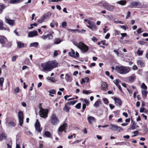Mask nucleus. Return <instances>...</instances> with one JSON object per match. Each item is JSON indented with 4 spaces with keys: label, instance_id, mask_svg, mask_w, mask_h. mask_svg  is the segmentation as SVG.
I'll return each mask as SVG.
<instances>
[{
    "label": "nucleus",
    "instance_id": "obj_1",
    "mask_svg": "<svg viewBox=\"0 0 148 148\" xmlns=\"http://www.w3.org/2000/svg\"><path fill=\"white\" fill-rule=\"evenodd\" d=\"M58 63L55 60L50 61L42 64L41 66L44 70L49 71L58 66Z\"/></svg>",
    "mask_w": 148,
    "mask_h": 148
},
{
    "label": "nucleus",
    "instance_id": "obj_2",
    "mask_svg": "<svg viewBox=\"0 0 148 148\" xmlns=\"http://www.w3.org/2000/svg\"><path fill=\"white\" fill-rule=\"evenodd\" d=\"M115 69L118 73L122 74H126L130 71V68L129 67L122 66H116Z\"/></svg>",
    "mask_w": 148,
    "mask_h": 148
},
{
    "label": "nucleus",
    "instance_id": "obj_3",
    "mask_svg": "<svg viewBox=\"0 0 148 148\" xmlns=\"http://www.w3.org/2000/svg\"><path fill=\"white\" fill-rule=\"evenodd\" d=\"M73 43L75 46H77L83 52H86L88 50V47L82 42H74Z\"/></svg>",
    "mask_w": 148,
    "mask_h": 148
},
{
    "label": "nucleus",
    "instance_id": "obj_4",
    "mask_svg": "<svg viewBox=\"0 0 148 148\" xmlns=\"http://www.w3.org/2000/svg\"><path fill=\"white\" fill-rule=\"evenodd\" d=\"M40 111L39 114L40 116L44 118H46L48 116V110L47 109H43L41 106L39 107Z\"/></svg>",
    "mask_w": 148,
    "mask_h": 148
},
{
    "label": "nucleus",
    "instance_id": "obj_5",
    "mask_svg": "<svg viewBox=\"0 0 148 148\" xmlns=\"http://www.w3.org/2000/svg\"><path fill=\"white\" fill-rule=\"evenodd\" d=\"M50 120L51 123L53 125H56L59 122V120L56 114H53L50 117Z\"/></svg>",
    "mask_w": 148,
    "mask_h": 148
},
{
    "label": "nucleus",
    "instance_id": "obj_6",
    "mask_svg": "<svg viewBox=\"0 0 148 148\" xmlns=\"http://www.w3.org/2000/svg\"><path fill=\"white\" fill-rule=\"evenodd\" d=\"M67 125V124L64 123L60 127L58 130V133L59 135H61L62 134L63 131L64 132H66L65 130L66 129Z\"/></svg>",
    "mask_w": 148,
    "mask_h": 148
},
{
    "label": "nucleus",
    "instance_id": "obj_7",
    "mask_svg": "<svg viewBox=\"0 0 148 148\" xmlns=\"http://www.w3.org/2000/svg\"><path fill=\"white\" fill-rule=\"evenodd\" d=\"M110 129L112 130H118L119 132L121 131H123L124 130L121 128L120 127L118 126L117 125H114L113 124H111L110 125Z\"/></svg>",
    "mask_w": 148,
    "mask_h": 148
},
{
    "label": "nucleus",
    "instance_id": "obj_8",
    "mask_svg": "<svg viewBox=\"0 0 148 148\" xmlns=\"http://www.w3.org/2000/svg\"><path fill=\"white\" fill-rule=\"evenodd\" d=\"M103 6L106 9L110 11H112L114 8V7L113 6L110 5L106 2L103 3Z\"/></svg>",
    "mask_w": 148,
    "mask_h": 148
},
{
    "label": "nucleus",
    "instance_id": "obj_9",
    "mask_svg": "<svg viewBox=\"0 0 148 148\" xmlns=\"http://www.w3.org/2000/svg\"><path fill=\"white\" fill-rule=\"evenodd\" d=\"M19 121L20 125L22 126L23 123V114L22 112L19 111L18 113Z\"/></svg>",
    "mask_w": 148,
    "mask_h": 148
},
{
    "label": "nucleus",
    "instance_id": "obj_10",
    "mask_svg": "<svg viewBox=\"0 0 148 148\" xmlns=\"http://www.w3.org/2000/svg\"><path fill=\"white\" fill-rule=\"evenodd\" d=\"M88 24L89 25L87 26L92 30H96L97 29L94 23L92 21H88Z\"/></svg>",
    "mask_w": 148,
    "mask_h": 148
},
{
    "label": "nucleus",
    "instance_id": "obj_11",
    "mask_svg": "<svg viewBox=\"0 0 148 148\" xmlns=\"http://www.w3.org/2000/svg\"><path fill=\"white\" fill-rule=\"evenodd\" d=\"M68 54L70 56L74 58H77L79 56V53L76 51L75 54V51L72 49H71V52H69Z\"/></svg>",
    "mask_w": 148,
    "mask_h": 148
},
{
    "label": "nucleus",
    "instance_id": "obj_12",
    "mask_svg": "<svg viewBox=\"0 0 148 148\" xmlns=\"http://www.w3.org/2000/svg\"><path fill=\"white\" fill-rule=\"evenodd\" d=\"M35 127L36 130L38 131L39 132H40L42 131V128H40V126L38 119H36V122L35 124Z\"/></svg>",
    "mask_w": 148,
    "mask_h": 148
},
{
    "label": "nucleus",
    "instance_id": "obj_13",
    "mask_svg": "<svg viewBox=\"0 0 148 148\" xmlns=\"http://www.w3.org/2000/svg\"><path fill=\"white\" fill-rule=\"evenodd\" d=\"M7 39L5 36L0 35V43L2 45L5 44L7 41Z\"/></svg>",
    "mask_w": 148,
    "mask_h": 148
},
{
    "label": "nucleus",
    "instance_id": "obj_14",
    "mask_svg": "<svg viewBox=\"0 0 148 148\" xmlns=\"http://www.w3.org/2000/svg\"><path fill=\"white\" fill-rule=\"evenodd\" d=\"M108 85L106 83L104 82H102L101 83V89L104 91H106L107 90Z\"/></svg>",
    "mask_w": 148,
    "mask_h": 148
},
{
    "label": "nucleus",
    "instance_id": "obj_15",
    "mask_svg": "<svg viewBox=\"0 0 148 148\" xmlns=\"http://www.w3.org/2000/svg\"><path fill=\"white\" fill-rule=\"evenodd\" d=\"M38 35V34L37 31L35 30L29 32L28 33V37H33Z\"/></svg>",
    "mask_w": 148,
    "mask_h": 148
},
{
    "label": "nucleus",
    "instance_id": "obj_16",
    "mask_svg": "<svg viewBox=\"0 0 148 148\" xmlns=\"http://www.w3.org/2000/svg\"><path fill=\"white\" fill-rule=\"evenodd\" d=\"M115 104L117 106H121L122 104V101L120 99H119L116 97L114 98Z\"/></svg>",
    "mask_w": 148,
    "mask_h": 148
},
{
    "label": "nucleus",
    "instance_id": "obj_17",
    "mask_svg": "<svg viewBox=\"0 0 148 148\" xmlns=\"http://www.w3.org/2000/svg\"><path fill=\"white\" fill-rule=\"evenodd\" d=\"M114 83L119 88V89L120 91H122V88H121L120 85L119 84V83H120L121 81L118 79H116V80H114L113 81Z\"/></svg>",
    "mask_w": 148,
    "mask_h": 148
},
{
    "label": "nucleus",
    "instance_id": "obj_18",
    "mask_svg": "<svg viewBox=\"0 0 148 148\" xmlns=\"http://www.w3.org/2000/svg\"><path fill=\"white\" fill-rule=\"evenodd\" d=\"M65 79L67 82H71L72 80L71 74L69 73L66 74Z\"/></svg>",
    "mask_w": 148,
    "mask_h": 148
},
{
    "label": "nucleus",
    "instance_id": "obj_19",
    "mask_svg": "<svg viewBox=\"0 0 148 148\" xmlns=\"http://www.w3.org/2000/svg\"><path fill=\"white\" fill-rule=\"evenodd\" d=\"M5 19L6 22L11 25H13L14 23V21L13 20H11L7 18H5Z\"/></svg>",
    "mask_w": 148,
    "mask_h": 148
},
{
    "label": "nucleus",
    "instance_id": "obj_20",
    "mask_svg": "<svg viewBox=\"0 0 148 148\" xmlns=\"http://www.w3.org/2000/svg\"><path fill=\"white\" fill-rule=\"evenodd\" d=\"M87 120L89 123L90 124H92V123L95 121V118L92 116H89L88 117Z\"/></svg>",
    "mask_w": 148,
    "mask_h": 148
},
{
    "label": "nucleus",
    "instance_id": "obj_21",
    "mask_svg": "<svg viewBox=\"0 0 148 148\" xmlns=\"http://www.w3.org/2000/svg\"><path fill=\"white\" fill-rule=\"evenodd\" d=\"M9 30L8 28L4 27L3 26V22L2 21H0V30Z\"/></svg>",
    "mask_w": 148,
    "mask_h": 148
},
{
    "label": "nucleus",
    "instance_id": "obj_22",
    "mask_svg": "<svg viewBox=\"0 0 148 148\" xmlns=\"http://www.w3.org/2000/svg\"><path fill=\"white\" fill-rule=\"evenodd\" d=\"M23 0H10L9 3L10 4H15L22 2Z\"/></svg>",
    "mask_w": 148,
    "mask_h": 148
},
{
    "label": "nucleus",
    "instance_id": "obj_23",
    "mask_svg": "<svg viewBox=\"0 0 148 148\" xmlns=\"http://www.w3.org/2000/svg\"><path fill=\"white\" fill-rule=\"evenodd\" d=\"M142 94L143 97L144 99H145L147 96V94L148 93L145 90H142Z\"/></svg>",
    "mask_w": 148,
    "mask_h": 148
},
{
    "label": "nucleus",
    "instance_id": "obj_24",
    "mask_svg": "<svg viewBox=\"0 0 148 148\" xmlns=\"http://www.w3.org/2000/svg\"><path fill=\"white\" fill-rule=\"evenodd\" d=\"M56 44H58L60 43L61 42L62 40L60 38H55L53 41Z\"/></svg>",
    "mask_w": 148,
    "mask_h": 148
},
{
    "label": "nucleus",
    "instance_id": "obj_25",
    "mask_svg": "<svg viewBox=\"0 0 148 148\" xmlns=\"http://www.w3.org/2000/svg\"><path fill=\"white\" fill-rule=\"evenodd\" d=\"M131 122L132 123V128L131 129H132V130H134L135 129L136 127H137V126H136V125L135 122L133 121L132 119H131ZM131 128H129L128 129V130H130Z\"/></svg>",
    "mask_w": 148,
    "mask_h": 148
},
{
    "label": "nucleus",
    "instance_id": "obj_26",
    "mask_svg": "<svg viewBox=\"0 0 148 148\" xmlns=\"http://www.w3.org/2000/svg\"><path fill=\"white\" fill-rule=\"evenodd\" d=\"M137 63L138 65L142 67L143 66L144 62L142 60H138L137 61Z\"/></svg>",
    "mask_w": 148,
    "mask_h": 148
},
{
    "label": "nucleus",
    "instance_id": "obj_27",
    "mask_svg": "<svg viewBox=\"0 0 148 148\" xmlns=\"http://www.w3.org/2000/svg\"><path fill=\"white\" fill-rule=\"evenodd\" d=\"M51 14L50 13L48 12L45 14L43 16L42 18L45 19H47L50 16Z\"/></svg>",
    "mask_w": 148,
    "mask_h": 148
},
{
    "label": "nucleus",
    "instance_id": "obj_28",
    "mask_svg": "<svg viewBox=\"0 0 148 148\" xmlns=\"http://www.w3.org/2000/svg\"><path fill=\"white\" fill-rule=\"evenodd\" d=\"M70 108L69 107L67 104H66L65 105L64 108H63V110L65 112L68 113L69 112Z\"/></svg>",
    "mask_w": 148,
    "mask_h": 148
},
{
    "label": "nucleus",
    "instance_id": "obj_29",
    "mask_svg": "<svg viewBox=\"0 0 148 148\" xmlns=\"http://www.w3.org/2000/svg\"><path fill=\"white\" fill-rule=\"evenodd\" d=\"M136 78V76L134 75H133L129 77V80L130 82H133L135 80Z\"/></svg>",
    "mask_w": 148,
    "mask_h": 148
},
{
    "label": "nucleus",
    "instance_id": "obj_30",
    "mask_svg": "<svg viewBox=\"0 0 148 148\" xmlns=\"http://www.w3.org/2000/svg\"><path fill=\"white\" fill-rule=\"evenodd\" d=\"M101 104V101L99 100H98L96 101L94 104V106L95 108L98 107Z\"/></svg>",
    "mask_w": 148,
    "mask_h": 148
},
{
    "label": "nucleus",
    "instance_id": "obj_31",
    "mask_svg": "<svg viewBox=\"0 0 148 148\" xmlns=\"http://www.w3.org/2000/svg\"><path fill=\"white\" fill-rule=\"evenodd\" d=\"M140 48H138V49L137 51V53L138 54L139 56H141L143 55V51L141 50Z\"/></svg>",
    "mask_w": 148,
    "mask_h": 148
},
{
    "label": "nucleus",
    "instance_id": "obj_32",
    "mask_svg": "<svg viewBox=\"0 0 148 148\" xmlns=\"http://www.w3.org/2000/svg\"><path fill=\"white\" fill-rule=\"evenodd\" d=\"M68 30L69 31L71 32H73V33H75L76 32H77L79 33L82 32L80 31H79V30H78V29H68Z\"/></svg>",
    "mask_w": 148,
    "mask_h": 148
},
{
    "label": "nucleus",
    "instance_id": "obj_33",
    "mask_svg": "<svg viewBox=\"0 0 148 148\" xmlns=\"http://www.w3.org/2000/svg\"><path fill=\"white\" fill-rule=\"evenodd\" d=\"M140 3L139 2H134L132 3L131 5V7H133L134 6H138L140 5Z\"/></svg>",
    "mask_w": 148,
    "mask_h": 148
},
{
    "label": "nucleus",
    "instance_id": "obj_34",
    "mask_svg": "<svg viewBox=\"0 0 148 148\" xmlns=\"http://www.w3.org/2000/svg\"><path fill=\"white\" fill-rule=\"evenodd\" d=\"M6 138V136L5 134L2 133L0 134V140H2Z\"/></svg>",
    "mask_w": 148,
    "mask_h": 148
},
{
    "label": "nucleus",
    "instance_id": "obj_35",
    "mask_svg": "<svg viewBox=\"0 0 148 148\" xmlns=\"http://www.w3.org/2000/svg\"><path fill=\"white\" fill-rule=\"evenodd\" d=\"M38 45V43L37 42H35L31 43L30 45L31 47H37Z\"/></svg>",
    "mask_w": 148,
    "mask_h": 148
},
{
    "label": "nucleus",
    "instance_id": "obj_36",
    "mask_svg": "<svg viewBox=\"0 0 148 148\" xmlns=\"http://www.w3.org/2000/svg\"><path fill=\"white\" fill-rule=\"evenodd\" d=\"M117 3L122 5H124L126 3V1L125 0H122L118 1Z\"/></svg>",
    "mask_w": 148,
    "mask_h": 148
},
{
    "label": "nucleus",
    "instance_id": "obj_37",
    "mask_svg": "<svg viewBox=\"0 0 148 148\" xmlns=\"http://www.w3.org/2000/svg\"><path fill=\"white\" fill-rule=\"evenodd\" d=\"M77 102V101H69L67 103V104L68 105H73Z\"/></svg>",
    "mask_w": 148,
    "mask_h": 148
},
{
    "label": "nucleus",
    "instance_id": "obj_38",
    "mask_svg": "<svg viewBox=\"0 0 148 148\" xmlns=\"http://www.w3.org/2000/svg\"><path fill=\"white\" fill-rule=\"evenodd\" d=\"M17 46L19 48H22L24 46V44L21 42H18L17 43Z\"/></svg>",
    "mask_w": 148,
    "mask_h": 148
},
{
    "label": "nucleus",
    "instance_id": "obj_39",
    "mask_svg": "<svg viewBox=\"0 0 148 148\" xmlns=\"http://www.w3.org/2000/svg\"><path fill=\"white\" fill-rule=\"evenodd\" d=\"M92 92V91L90 90L88 91H87L86 90H83V93L85 94H89Z\"/></svg>",
    "mask_w": 148,
    "mask_h": 148
},
{
    "label": "nucleus",
    "instance_id": "obj_40",
    "mask_svg": "<svg viewBox=\"0 0 148 148\" xmlns=\"http://www.w3.org/2000/svg\"><path fill=\"white\" fill-rule=\"evenodd\" d=\"M44 134L47 137H50L51 136L50 132L48 131L45 132Z\"/></svg>",
    "mask_w": 148,
    "mask_h": 148
},
{
    "label": "nucleus",
    "instance_id": "obj_41",
    "mask_svg": "<svg viewBox=\"0 0 148 148\" xmlns=\"http://www.w3.org/2000/svg\"><path fill=\"white\" fill-rule=\"evenodd\" d=\"M4 81V79L3 77L0 78V86L2 87L3 86V84Z\"/></svg>",
    "mask_w": 148,
    "mask_h": 148
},
{
    "label": "nucleus",
    "instance_id": "obj_42",
    "mask_svg": "<svg viewBox=\"0 0 148 148\" xmlns=\"http://www.w3.org/2000/svg\"><path fill=\"white\" fill-rule=\"evenodd\" d=\"M4 8L5 6L3 5H0V14L1 13Z\"/></svg>",
    "mask_w": 148,
    "mask_h": 148
},
{
    "label": "nucleus",
    "instance_id": "obj_43",
    "mask_svg": "<svg viewBox=\"0 0 148 148\" xmlns=\"http://www.w3.org/2000/svg\"><path fill=\"white\" fill-rule=\"evenodd\" d=\"M47 37L49 40H51L53 38V36L51 34H47Z\"/></svg>",
    "mask_w": 148,
    "mask_h": 148
},
{
    "label": "nucleus",
    "instance_id": "obj_44",
    "mask_svg": "<svg viewBox=\"0 0 148 148\" xmlns=\"http://www.w3.org/2000/svg\"><path fill=\"white\" fill-rule=\"evenodd\" d=\"M141 88L144 90H146L147 88V86L145 85V84L144 83H143L141 86Z\"/></svg>",
    "mask_w": 148,
    "mask_h": 148
},
{
    "label": "nucleus",
    "instance_id": "obj_45",
    "mask_svg": "<svg viewBox=\"0 0 148 148\" xmlns=\"http://www.w3.org/2000/svg\"><path fill=\"white\" fill-rule=\"evenodd\" d=\"M8 125L9 126H14V123L13 122L10 121L8 123Z\"/></svg>",
    "mask_w": 148,
    "mask_h": 148
},
{
    "label": "nucleus",
    "instance_id": "obj_46",
    "mask_svg": "<svg viewBox=\"0 0 148 148\" xmlns=\"http://www.w3.org/2000/svg\"><path fill=\"white\" fill-rule=\"evenodd\" d=\"M81 106V103H78L75 106V108L77 109H79L80 108Z\"/></svg>",
    "mask_w": 148,
    "mask_h": 148
},
{
    "label": "nucleus",
    "instance_id": "obj_47",
    "mask_svg": "<svg viewBox=\"0 0 148 148\" xmlns=\"http://www.w3.org/2000/svg\"><path fill=\"white\" fill-rule=\"evenodd\" d=\"M103 100L104 103L106 104H108V101L107 99L106 98H103Z\"/></svg>",
    "mask_w": 148,
    "mask_h": 148
},
{
    "label": "nucleus",
    "instance_id": "obj_48",
    "mask_svg": "<svg viewBox=\"0 0 148 148\" xmlns=\"http://www.w3.org/2000/svg\"><path fill=\"white\" fill-rule=\"evenodd\" d=\"M44 19L42 18V17L41 18L39 19L38 21V23L39 24L40 23H41L43 22H44Z\"/></svg>",
    "mask_w": 148,
    "mask_h": 148
},
{
    "label": "nucleus",
    "instance_id": "obj_49",
    "mask_svg": "<svg viewBox=\"0 0 148 148\" xmlns=\"http://www.w3.org/2000/svg\"><path fill=\"white\" fill-rule=\"evenodd\" d=\"M138 43L140 45H145V42L143 41H138Z\"/></svg>",
    "mask_w": 148,
    "mask_h": 148
},
{
    "label": "nucleus",
    "instance_id": "obj_50",
    "mask_svg": "<svg viewBox=\"0 0 148 148\" xmlns=\"http://www.w3.org/2000/svg\"><path fill=\"white\" fill-rule=\"evenodd\" d=\"M62 26L63 27H65L67 26V23L66 21L63 22L62 23Z\"/></svg>",
    "mask_w": 148,
    "mask_h": 148
},
{
    "label": "nucleus",
    "instance_id": "obj_51",
    "mask_svg": "<svg viewBox=\"0 0 148 148\" xmlns=\"http://www.w3.org/2000/svg\"><path fill=\"white\" fill-rule=\"evenodd\" d=\"M49 92L50 94H53L56 92L55 90H50L49 91Z\"/></svg>",
    "mask_w": 148,
    "mask_h": 148
},
{
    "label": "nucleus",
    "instance_id": "obj_52",
    "mask_svg": "<svg viewBox=\"0 0 148 148\" xmlns=\"http://www.w3.org/2000/svg\"><path fill=\"white\" fill-rule=\"evenodd\" d=\"M81 100H84V102L87 104L88 105L89 104V103L87 99H81Z\"/></svg>",
    "mask_w": 148,
    "mask_h": 148
},
{
    "label": "nucleus",
    "instance_id": "obj_53",
    "mask_svg": "<svg viewBox=\"0 0 148 148\" xmlns=\"http://www.w3.org/2000/svg\"><path fill=\"white\" fill-rule=\"evenodd\" d=\"M113 52L116 54L117 56H119V53L118 50H114L113 51Z\"/></svg>",
    "mask_w": 148,
    "mask_h": 148
},
{
    "label": "nucleus",
    "instance_id": "obj_54",
    "mask_svg": "<svg viewBox=\"0 0 148 148\" xmlns=\"http://www.w3.org/2000/svg\"><path fill=\"white\" fill-rule=\"evenodd\" d=\"M42 142V141H40L39 144V147L40 148H43Z\"/></svg>",
    "mask_w": 148,
    "mask_h": 148
},
{
    "label": "nucleus",
    "instance_id": "obj_55",
    "mask_svg": "<svg viewBox=\"0 0 148 148\" xmlns=\"http://www.w3.org/2000/svg\"><path fill=\"white\" fill-rule=\"evenodd\" d=\"M17 57V56H14L12 58V62H14L15 61L16 58Z\"/></svg>",
    "mask_w": 148,
    "mask_h": 148
},
{
    "label": "nucleus",
    "instance_id": "obj_56",
    "mask_svg": "<svg viewBox=\"0 0 148 148\" xmlns=\"http://www.w3.org/2000/svg\"><path fill=\"white\" fill-rule=\"evenodd\" d=\"M92 40L94 42H96L97 40V38L96 37L94 36H93L92 37Z\"/></svg>",
    "mask_w": 148,
    "mask_h": 148
},
{
    "label": "nucleus",
    "instance_id": "obj_57",
    "mask_svg": "<svg viewBox=\"0 0 148 148\" xmlns=\"http://www.w3.org/2000/svg\"><path fill=\"white\" fill-rule=\"evenodd\" d=\"M19 89L18 88H16L14 90V92L16 94H17L18 92H19Z\"/></svg>",
    "mask_w": 148,
    "mask_h": 148
},
{
    "label": "nucleus",
    "instance_id": "obj_58",
    "mask_svg": "<svg viewBox=\"0 0 148 148\" xmlns=\"http://www.w3.org/2000/svg\"><path fill=\"white\" fill-rule=\"evenodd\" d=\"M131 14V12L130 11H128L127 14V15L126 16V18L127 19L129 17H130V15Z\"/></svg>",
    "mask_w": 148,
    "mask_h": 148
},
{
    "label": "nucleus",
    "instance_id": "obj_59",
    "mask_svg": "<svg viewBox=\"0 0 148 148\" xmlns=\"http://www.w3.org/2000/svg\"><path fill=\"white\" fill-rule=\"evenodd\" d=\"M41 38H43L44 40H45L47 38V35H43L41 37Z\"/></svg>",
    "mask_w": 148,
    "mask_h": 148
},
{
    "label": "nucleus",
    "instance_id": "obj_60",
    "mask_svg": "<svg viewBox=\"0 0 148 148\" xmlns=\"http://www.w3.org/2000/svg\"><path fill=\"white\" fill-rule=\"evenodd\" d=\"M81 141H82L81 140H78L75 141L74 142H73V144H75L76 143H79Z\"/></svg>",
    "mask_w": 148,
    "mask_h": 148
},
{
    "label": "nucleus",
    "instance_id": "obj_61",
    "mask_svg": "<svg viewBox=\"0 0 148 148\" xmlns=\"http://www.w3.org/2000/svg\"><path fill=\"white\" fill-rule=\"evenodd\" d=\"M143 32V31H142V29L140 28L138 29L137 30V33L138 34H140Z\"/></svg>",
    "mask_w": 148,
    "mask_h": 148
},
{
    "label": "nucleus",
    "instance_id": "obj_62",
    "mask_svg": "<svg viewBox=\"0 0 148 148\" xmlns=\"http://www.w3.org/2000/svg\"><path fill=\"white\" fill-rule=\"evenodd\" d=\"M50 81L52 82H55L56 81V80L54 78L51 77L50 79Z\"/></svg>",
    "mask_w": 148,
    "mask_h": 148
},
{
    "label": "nucleus",
    "instance_id": "obj_63",
    "mask_svg": "<svg viewBox=\"0 0 148 148\" xmlns=\"http://www.w3.org/2000/svg\"><path fill=\"white\" fill-rule=\"evenodd\" d=\"M86 108V104H84L82 106V112H83L84 111Z\"/></svg>",
    "mask_w": 148,
    "mask_h": 148
},
{
    "label": "nucleus",
    "instance_id": "obj_64",
    "mask_svg": "<svg viewBox=\"0 0 148 148\" xmlns=\"http://www.w3.org/2000/svg\"><path fill=\"white\" fill-rule=\"evenodd\" d=\"M138 132L137 131H135L133 132V134H134V136H135L138 134Z\"/></svg>",
    "mask_w": 148,
    "mask_h": 148
}]
</instances>
